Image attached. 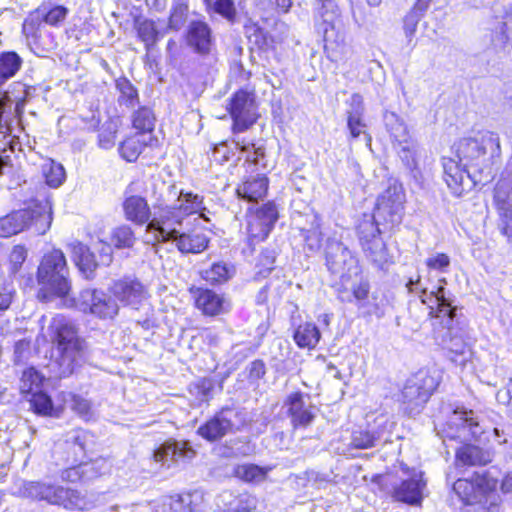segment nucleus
<instances>
[{
	"label": "nucleus",
	"instance_id": "412c9836",
	"mask_svg": "<svg viewBox=\"0 0 512 512\" xmlns=\"http://www.w3.org/2000/svg\"><path fill=\"white\" fill-rule=\"evenodd\" d=\"M357 229L364 251L371 254L380 253L383 243L379 235L388 230L384 229L383 219H376V210L372 215L364 214Z\"/></svg>",
	"mask_w": 512,
	"mask_h": 512
},
{
	"label": "nucleus",
	"instance_id": "e433bc0d",
	"mask_svg": "<svg viewBox=\"0 0 512 512\" xmlns=\"http://www.w3.org/2000/svg\"><path fill=\"white\" fill-rule=\"evenodd\" d=\"M293 338L300 348L313 349L318 344L321 334L314 323L305 322L296 328Z\"/></svg>",
	"mask_w": 512,
	"mask_h": 512
},
{
	"label": "nucleus",
	"instance_id": "4c0bfd02",
	"mask_svg": "<svg viewBox=\"0 0 512 512\" xmlns=\"http://www.w3.org/2000/svg\"><path fill=\"white\" fill-rule=\"evenodd\" d=\"M233 266L223 261L213 263L209 269L201 271L202 278L210 284L223 283L230 279L234 274Z\"/></svg>",
	"mask_w": 512,
	"mask_h": 512
},
{
	"label": "nucleus",
	"instance_id": "f8f14e48",
	"mask_svg": "<svg viewBox=\"0 0 512 512\" xmlns=\"http://www.w3.org/2000/svg\"><path fill=\"white\" fill-rule=\"evenodd\" d=\"M497 481L486 475L475 474L471 480L458 479L453 484V491L467 505L479 504L484 508L496 504Z\"/></svg>",
	"mask_w": 512,
	"mask_h": 512
},
{
	"label": "nucleus",
	"instance_id": "39448f33",
	"mask_svg": "<svg viewBox=\"0 0 512 512\" xmlns=\"http://www.w3.org/2000/svg\"><path fill=\"white\" fill-rule=\"evenodd\" d=\"M51 329L59 376L67 377L83 358V341L78 337L75 327L64 319H54Z\"/></svg>",
	"mask_w": 512,
	"mask_h": 512
},
{
	"label": "nucleus",
	"instance_id": "4d7b16f0",
	"mask_svg": "<svg viewBox=\"0 0 512 512\" xmlns=\"http://www.w3.org/2000/svg\"><path fill=\"white\" fill-rule=\"evenodd\" d=\"M379 436L369 431H356L352 435V444L357 449H368L374 447Z\"/></svg>",
	"mask_w": 512,
	"mask_h": 512
},
{
	"label": "nucleus",
	"instance_id": "cd10ccee",
	"mask_svg": "<svg viewBox=\"0 0 512 512\" xmlns=\"http://www.w3.org/2000/svg\"><path fill=\"white\" fill-rule=\"evenodd\" d=\"M342 21L338 5L334 0H319L315 15V28L318 33L341 28Z\"/></svg>",
	"mask_w": 512,
	"mask_h": 512
},
{
	"label": "nucleus",
	"instance_id": "6ab92c4d",
	"mask_svg": "<svg viewBox=\"0 0 512 512\" xmlns=\"http://www.w3.org/2000/svg\"><path fill=\"white\" fill-rule=\"evenodd\" d=\"M110 290L123 306L136 310L148 298L147 288L137 278L130 276L116 280Z\"/></svg>",
	"mask_w": 512,
	"mask_h": 512
},
{
	"label": "nucleus",
	"instance_id": "20e7f679",
	"mask_svg": "<svg viewBox=\"0 0 512 512\" xmlns=\"http://www.w3.org/2000/svg\"><path fill=\"white\" fill-rule=\"evenodd\" d=\"M499 148L498 138L487 132L479 137L464 138L454 145V155L462 166L473 171L475 182H488L492 178L491 157L488 149Z\"/></svg>",
	"mask_w": 512,
	"mask_h": 512
},
{
	"label": "nucleus",
	"instance_id": "5fc2aeb1",
	"mask_svg": "<svg viewBox=\"0 0 512 512\" xmlns=\"http://www.w3.org/2000/svg\"><path fill=\"white\" fill-rule=\"evenodd\" d=\"M111 242L117 248L131 247L134 243L133 232L128 226L116 228L111 236Z\"/></svg>",
	"mask_w": 512,
	"mask_h": 512
},
{
	"label": "nucleus",
	"instance_id": "1a4fd4ad",
	"mask_svg": "<svg viewBox=\"0 0 512 512\" xmlns=\"http://www.w3.org/2000/svg\"><path fill=\"white\" fill-rule=\"evenodd\" d=\"M32 222L45 231L52 222V205L48 198L39 201L34 207L20 209L0 218V236L10 237L22 232Z\"/></svg>",
	"mask_w": 512,
	"mask_h": 512
},
{
	"label": "nucleus",
	"instance_id": "58836bf2",
	"mask_svg": "<svg viewBox=\"0 0 512 512\" xmlns=\"http://www.w3.org/2000/svg\"><path fill=\"white\" fill-rule=\"evenodd\" d=\"M42 175L46 184L51 188H58L65 180L64 167L52 159H46L41 166Z\"/></svg>",
	"mask_w": 512,
	"mask_h": 512
},
{
	"label": "nucleus",
	"instance_id": "13d9d810",
	"mask_svg": "<svg viewBox=\"0 0 512 512\" xmlns=\"http://www.w3.org/2000/svg\"><path fill=\"white\" fill-rule=\"evenodd\" d=\"M75 264L81 273V275L87 279H94L96 276V270L100 267V264L95 261V258H73Z\"/></svg>",
	"mask_w": 512,
	"mask_h": 512
},
{
	"label": "nucleus",
	"instance_id": "c9c22d12",
	"mask_svg": "<svg viewBox=\"0 0 512 512\" xmlns=\"http://www.w3.org/2000/svg\"><path fill=\"white\" fill-rule=\"evenodd\" d=\"M452 423L461 429L462 434L460 436H463L464 438H467L468 436L476 438L482 433L479 423L476 420L475 413L472 410H455Z\"/></svg>",
	"mask_w": 512,
	"mask_h": 512
},
{
	"label": "nucleus",
	"instance_id": "bb28decb",
	"mask_svg": "<svg viewBox=\"0 0 512 512\" xmlns=\"http://www.w3.org/2000/svg\"><path fill=\"white\" fill-rule=\"evenodd\" d=\"M187 43L198 54H209L214 45L212 31L203 21H192L188 26Z\"/></svg>",
	"mask_w": 512,
	"mask_h": 512
},
{
	"label": "nucleus",
	"instance_id": "7ed1b4c3",
	"mask_svg": "<svg viewBox=\"0 0 512 512\" xmlns=\"http://www.w3.org/2000/svg\"><path fill=\"white\" fill-rule=\"evenodd\" d=\"M18 494L31 500L61 506L70 511L89 510L95 503L93 497L87 493L46 481H22Z\"/></svg>",
	"mask_w": 512,
	"mask_h": 512
},
{
	"label": "nucleus",
	"instance_id": "9d476101",
	"mask_svg": "<svg viewBox=\"0 0 512 512\" xmlns=\"http://www.w3.org/2000/svg\"><path fill=\"white\" fill-rule=\"evenodd\" d=\"M438 385V376L428 370H420L411 376L401 392L404 411L411 416L418 414Z\"/></svg>",
	"mask_w": 512,
	"mask_h": 512
},
{
	"label": "nucleus",
	"instance_id": "0eeeda50",
	"mask_svg": "<svg viewBox=\"0 0 512 512\" xmlns=\"http://www.w3.org/2000/svg\"><path fill=\"white\" fill-rule=\"evenodd\" d=\"M67 274L66 258H42L37 272V298L49 302L54 297H65L70 291Z\"/></svg>",
	"mask_w": 512,
	"mask_h": 512
},
{
	"label": "nucleus",
	"instance_id": "f704fd0d",
	"mask_svg": "<svg viewBox=\"0 0 512 512\" xmlns=\"http://www.w3.org/2000/svg\"><path fill=\"white\" fill-rule=\"evenodd\" d=\"M492 458L493 455L490 451L473 445H465L456 452V460L467 466H483L490 463Z\"/></svg>",
	"mask_w": 512,
	"mask_h": 512
},
{
	"label": "nucleus",
	"instance_id": "5701e85b",
	"mask_svg": "<svg viewBox=\"0 0 512 512\" xmlns=\"http://www.w3.org/2000/svg\"><path fill=\"white\" fill-rule=\"evenodd\" d=\"M324 40V51L332 62L347 63L353 56V48L346 42L343 27L325 30L321 33Z\"/></svg>",
	"mask_w": 512,
	"mask_h": 512
},
{
	"label": "nucleus",
	"instance_id": "0e129e2a",
	"mask_svg": "<svg viewBox=\"0 0 512 512\" xmlns=\"http://www.w3.org/2000/svg\"><path fill=\"white\" fill-rule=\"evenodd\" d=\"M501 30L506 38L512 37V8L506 11L503 17Z\"/></svg>",
	"mask_w": 512,
	"mask_h": 512
},
{
	"label": "nucleus",
	"instance_id": "f3484780",
	"mask_svg": "<svg viewBox=\"0 0 512 512\" xmlns=\"http://www.w3.org/2000/svg\"><path fill=\"white\" fill-rule=\"evenodd\" d=\"M442 166L444 180L455 195H461L463 192L471 190L477 184L485 183L475 182L472 177L473 171L462 166L456 157H443Z\"/></svg>",
	"mask_w": 512,
	"mask_h": 512
},
{
	"label": "nucleus",
	"instance_id": "9b49d317",
	"mask_svg": "<svg viewBox=\"0 0 512 512\" xmlns=\"http://www.w3.org/2000/svg\"><path fill=\"white\" fill-rule=\"evenodd\" d=\"M246 424L245 414L236 407H224L197 429V434L209 442L240 431Z\"/></svg>",
	"mask_w": 512,
	"mask_h": 512
},
{
	"label": "nucleus",
	"instance_id": "de8ad7c7",
	"mask_svg": "<svg viewBox=\"0 0 512 512\" xmlns=\"http://www.w3.org/2000/svg\"><path fill=\"white\" fill-rule=\"evenodd\" d=\"M266 470L255 464H242L235 468V475L245 482H260L266 477Z\"/></svg>",
	"mask_w": 512,
	"mask_h": 512
},
{
	"label": "nucleus",
	"instance_id": "3c124183",
	"mask_svg": "<svg viewBox=\"0 0 512 512\" xmlns=\"http://www.w3.org/2000/svg\"><path fill=\"white\" fill-rule=\"evenodd\" d=\"M188 15V5L183 0H175L172 6L169 27L179 30L185 23Z\"/></svg>",
	"mask_w": 512,
	"mask_h": 512
},
{
	"label": "nucleus",
	"instance_id": "37998d69",
	"mask_svg": "<svg viewBox=\"0 0 512 512\" xmlns=\"http://www.w3.org/2000/svg\"><path fill=\"white\" fill-rule=\"evenodd\" d=\"M132 122L133 127L138 130V133H146L152 135V131L155 125V116L149 108H139L133 114Z\"/></svg>",
	"mask_w": 512,
	"mask_h": 512
},
{
	"label": "nucleus",
	"instance_id": "e2e57ef3",
	"mask_svg": "<svg viewBox=\"0 0 512 512\" xmlns=\"http://www.w3.org/2000/svg\"><path fill=\"white\" fill-rule=\"evenodd\" d=\"M266 373V367L262 360H254L248 366V377L252 381L261 379Z\"/></svg>",
	"mask_w": 512,
	"mask_h": 512
},
{
	"label": "nucleus",
	"instance_id": "2eb2a0df",
	"mask_svg": "<svg viewBox=\"0 0 512 512\" xmlns=\"http://www.w3.org/2000/svg\"><path fill=\"white\" fill-rule=\"evenodd\" d=\"M78 305L82 311L100 319H114L119 313V305L112 296L98 289L81 291Z\"/></svg>",
	"mask_w": 512,
	"mask_h": 512
},
{
	"label": "nucleus",
	"instance_id": "aec40b11",
	"mask_svg": "<svg viewBox=\"0 0 512 512\" xmlns=\"http://www.w3.org/2000/svg\"><path fill=\"white\" fill-rule=\"evenodd\" d=\"M68 13L69 10L62 5H57L50 9L45 5H41L25 19L23 32L26 36L34 37L42 22L52 27H58L65 21Z\"/></svg>",
	"mask_w": 512,
	"mask_h": 512
},
{
	"label": "nucleus",
	"instance_id": "69168bd1",
	"mask_svg": "<svg viewBox=\"0 0 512 512\" xmlns=\"http://www.w3.org/2000/svg\"><path fill=\"white\" fill-rule=\"evenodd\" d=\"M68 248V252L74 256H85L89 252L88 247L78 241L69 243Z\"/></svg>",
	"mask_w": 512,
	"mask_h": 512
},
{
	"label": "nucleus",
	"instance_id": "f257e3e1",
	"mask_svg": "<svg viewBox=\"0 0 512 512\" xmlns=\"http://www.w3.org/2000/svg\"><path fill=\"white\" fill-rule=\"evenodd\" d=\"M421 301L430 309L433 321V338L443 348L460 360L452 358L454 362L464 364L469 354V329L464 321L456 314V308L445 296L444 287L440 286L436 291H421Z\"/></svg>",
	"mask_w": 512,
	"mask_h": 512
},
{
	"label": "nucleus",
	"instance_id": "a19ab883",
	"mask_svg": "<svg viewBox=\"0 0 512 512\" xmlns=\"http://www.w3.org/2000/svg\"><path fill=\"white\" fill-rule=\"evenodd\" d=\"M200 494L184 493L171 498L170 508L172 512H199Z\"/></svg>",
	"mask_w": 512,
	"mask_h": 512
},
{
	"label": "nucleus",
	"instance_id": "b1692460",
	"mask_svg": "<svg viewBox=\"0 0 512 512\" xmlns=\"http://www.w3.org/2000/svg\"><path fill=\"white\" fill-rule=\"evenodd\" d=\"M494 202L506 218L504 234L512 243V174L502 175L494 188Z\"/></svg>",
	"mask_w": 512,
	"mask_h": 512
},
{
	"label": "nucleus",
	"instance_id": "49530a36",
	"mask_svg": "<svg viewBox=\"0 0 512 512\" xmlns=\"http://www.w3.org/2000/svg\"><path fill=\"white\" fill-rule=\"evenodd\" d=\"M137 34L140 40L145 44L149 50L158 40L159 33L156 30L155 24L150 20H143L136 22Z\"/></svg>",
	"mask_w": 512,
	"mask_h": 512
},
{
	"label": "nucleus",
	"instance_id": "393cba45",
	"mask_svg": "<svg viewBox=\"0 0 512 512\" xmlns=\"http://www.w3.org/2000/svg\"><path fill=\"white\" fill-rule=\"evenodd\" d=\"M194 455L195 451L189 442L169 440L154 451L153 458L155 462L169 468L172 463L180 459H191Z\"/></svg>",
	"mask_w": 512,
	"mask_h": 512
},
{
	"label": "nucleus",
	"instance_id": "c756f323",
	"mask_svg": "<svg viewBox=\"0 0 512 512\" xmlns=\"http://www.w3.org/2000/svg\"><path fill=\"white\" fill-rule=\"evenodd\" d=\"M86 436V433L82 430H74L67 434L65 441L60 445L65 464L74 465L84 461Z\"/></svg>",
	"mask_w": 512,
	"mask_h": 512
},
{
	"label": "nucleus",
	"instance_id": "6e6d98bb",
	"mask_svg": "<svg viewBox=\"0 0 512 512\" xmlns=\"http://www.w3.org/2000/svg\"><path fill=\"white\" fill-rule=\"evenodd\" d=\"M118 131V123L109 121L105 124L103 130L99 134V145L104 149H110L114 146L116 134Z\"/></svg>",
	"mask_w": 512,
	"mask_h": 512
},
{
	"label": "nucleus",
	"instance_id": "a18cd8bd",
	"mask_svg": "<svg viewBox=\"0 0 512 512\" xmlns=\"http://www.w3.org/2000/svg\"><path fill=\"white\" fill-rule=\"evenodd\" d=\"M21 58L15 52H4L0 55V77L7 80L20 69Z\"/></svg>",
	"mask_w": 512,
	"mask_h": 512
},
{
	"label": "nucleus",
	"instance_id": "6e6552de",
	"mask_svg": "<svg viewBox=\"0 0 512 512\" xmlns=\"http://www.w3.org/2000/svg\"><path fill=\"white\" fill-rule=\"evenodd\" d=\"M326 265L332 273H338L337 266L343 264L348 267L347 273L340 276L341 284L338 288V298L341 302L351 303L353 300L358 302L368 298L370 292V283L361 274V269L356 258H326Z\"/></svg>",
	"mask_w": 512,
	"mask_h": 512
},
{
	"label": "nucleus",
	"instance_id": "4be33fe9",
	"mask_svg": "<svg viewBox=\"0 0 512 512\" xmlns=\"http://www.w3.org/2000/svg\"><path fill=\"white\" fill-rule=\"evenodd\" d=\"M283 407L286 408L294 429L307 428L315 419L313 406L305 403L304 394L300 391L289 394L284 400Z\"/></svg>",
	"mask_w": 512,
	"mask_h": 512
},
{
	"label": "nucleus",
	"instance_id": "7c9ffc66",
	"mask_svg": "<svg viewBox=\"0 0 512 512\" xmlns=\"http://www.w3.org/2000/svg\"><path fill=\"white\" fill-rule=\"evenodd\" d=\"M347 110V128L352 139H357L362 134H366V124L363 120L365 107L363 97L354 93L351 95Z\"/></svg>",
	"mask_w": 512,
	"mask_h": 512
},
{
	"label": "nucleus",
	"instance_id": "ea45409f",
	"mask_svg": "<svg viewBox=\"0 0 512 512\" xmlns=\"http://www.w3.org/2000/svg\"><path fill=\"white\" fill-rule=\"evenodd\" d=\"M46 377L34 367H29L22 372L20 379V391L22 394H33L41 391Z\"/></svg>",
	"mask_w": 512,
	"mask_h": 512
},
{
	"label": "nucleus",
	"instance_id": "423d86ee",
	"mask_svg": "<svg viewBox=\"0 0 512 512\" xmlns=\"http://www.w3.org/2000/svg\"><path fill=\"white\" fill-rule=\"evenodd\" d=\"M384 121L394 139V148L402 164L416 181H420L422 152L418 143L409 135L406 126L394 112H386Z\"/></svg>",
	"mask_w": 512,
	"mask_h": 512
},
{
	"label": "nucleus",
	"instance_id": "680f3d73",
	"mask_svg": "<svg viewBox=\"0 0 512 512\" xmlns=\"http://www.w3.org/2000/svg\"><path fill=\"white\" fill-rule=\"evenodd\" d=\"M71 408L77 412L81 417L90 415V403L88 400L81 396L73 395L71 400Z\"/></svg>",
	"mask_w": 512,
	"mask_h": 512
},
{
	"label": "nucleus",
	"instance_id": "ddd939ff",
	"mask_svg": "<svg viewBox=\"0 0 512 512\" xmlns=\"http://www.w3.org/2000/svg\"><path fill=\"white\" fill-rule=\"evenodd\" d=\"M405 192L402 184L394 181L378 197L376 203V219H383L385 230H392L398 225L403 216Z\"/></svg>",
	"mask_w": 512,
	"mask_h": 512
},
{
	"label": "nucleus",
	"instance_id": "c85d7f7f",
	"mask_svg": "<svg viewBox=\"0 0 512 512\" xmlns=\"http://www.w3.org/2000/svg\"><path fill=\"white\" fill-rule=\"evenodd\" d=\"M190 291L194 295L196 307L204 315L216 316L225 311V299L215 291L195 287H192Z\"/></svg>",
	"mask_w": 512,
	"mask_h": 512
},
{
	"label": "nucleus",
	"instance_id": "bf43d9fd",
	"mask_svg": "<svg viewBox=\"0 0 512 512\" xmlns=\"http://www.w3.org/2000/svg\"><path fill=\"white\" fill-rule=\"evenodd\" d=\"M257 506V500L250 494H241L232 508V512H251Z\"/></svg>",
	"mask_w": 512,
	"mask_h": 512
},
{
	"label": "nucleus",
	"instance_id": "774afa93",
	"mask_svg": "<svg viewBox=\"0 0 512 512\" xmlns=\"http://www.w3.org/2000/svg\"><path fill=\"white\" fill-rule=\"evenodd\" d=\"M427 265L430 268L444 270L449 265V258H429Z\"/></svg>",
	"mask_w": 512,
	"mask_h": 512
},
{
	"label": "nucleus",
	"instance_id": "338daca9",
	"mask_svg": "<svg viewBox=\"0 0 512 512\" xmlns=\"http://www.w3.org/2000/svg\"><path fill=\"white\" fill-rule=\"evenodd\" d=\"M13 298L12 290L6 287L0 292V310H6L9 308Z\"/></svg>",
	"mask_w": 512,
	"mask_h": 512
},
{
	"label": "nucleus",
	"instance_id": "79ce46f5",
	"mask_svg": "<svg viewBox=\"0 0 512 512\" xmlns=\"http://www.w3.org/2000/svg\"><path fill=\"white\" fill-rule=\"evenodd\" d=\"M31 410L40 416H52L54 412V405L51 397L42 392H34L29 399Z\"/></svg>",
	"mask_w": 512,
	"mask_h": 512
},
{
	"label": "nucleus",
	"instance_id": "2f4dec72",
	"mask_svg": "<svg viewBox=\"0 0 512 512\" xmlns=\"http://www.w3.org/2000/svg\"><path fill=\"white\" fill-rule=\"evenodd\" d=\"M268 184V178L264 175L250 176L238 185L236 193L247 201H258L266 195Z\"/></svg>",
	"mask_w": 512,
	"mask_h": 512
},
{
	"label": "nucleus",
	"instance_id": "8fccbe9b",
	"mask_svg": "<svg viewBox=\"0 0 512 512\" xmlns=\"http://www.w3.org/2000/svg\"><path fill=\"white\" fill-rule=\"evenodd\" d=\"M207 9L213 10L230 22L236 17V9L233 0H204Z\"/></svg>",
	"mask_w": 512,
	"mask_h": 512
},
{
	"label": "nucleus",
	"instance_id": "09e8293b",
	"mask_svg": "<svg viewBox=\"0 0 512 512\" xmlns=\"http://www.w3.org/2000/svg\"><path fill=\"white\" fill-rule=\"evenodd\" d=\"M116 88L120 95L118 101L121 105L133 107L138 102V93L131 82L125 78L116 81Z\"/></svg>",
	"mask_w": 512,
	"mask_h": 512
},
{
	"label": "nucleus",
	"instance_id": "052dcab7",
	"mask_svg": "<svg viewBox=\"0 0 512 512\" xmlns=\"http://www.w3.org/2000/svg\"><path fill=\"white\" fill-rule=\"evenodd\" d=\"M248 37L255 42L256 45L262 47L267 44L266 32L256 24L246 26Z\"/></svg>",
	"mask_w": 512,
	"mask_h": 512
},
{
	"label": "nucleus",
	"instance_id": "864d4df0",
	"mask_svg": "<svg viewBox=\"0 0 512 512\" xmlns=\"http://www.w3.org/2000/svg\"><path fill=\"white\" fill-rule=\"evenodd\" d=\"M424 12L425 11L418 9L417 4H415L413 9L404 18V33L409 43L414 38L418 22Z\"/></svg>",
	"mask_w": 512,
	"mask_h": 512
},
{
	"label": "nucleus",
	"instance_id": "dca6fc26",
	"mask_svg": "<svg viewBox=\"0 0 512 512\" xmlns=\"http://www.w3.org/2000/svg\"><path fill=\"white\" fill-rule=\"evenodd\" d=\"M278 219L274 203L268 202L248 215V241L250 244L265 240Z\"/></svg>",
	"mask_w": 512,
	"mask_h": 512
},
{
	"label": "nucleus",
	"instance_id": "603ef678",
	"mask_svg": "<svg viewBox=\"0 0 512 512\" xmlns=\"http://www.w3.org/2000/svg\"><path fill=\"white\" fill-rule=\"evenodd\" d=\"M236 147L246 155V161L251 162L255 165L259 164L260 159L264 157V149L262 147H256L254 143L245 141L244 139L235 141Z\"/></svg>",
	"mask_w": 512,
	"mask_h": 512
},
{
	"label": "nucleus",
	"instance_id": "f03ea898",
	"mask_svg": "<svg viewBox=\"0 0 512 512\" xmlns=\"http://www.w3.org/2000/svg\"><path fill=\"white\" fill-rule=\"evenodd\" d=\"M203 197L192 192H184L175 185L167 187L166 195L159 204V211L147 226L148 232L158 233L165 238L179 232L184 221L193 214H199V218L209 221L206 215Z\"/></svg>",
	"mask_w": 512,
	"mask_h": 512
},
{
	"label": "nucleus",
	"instance_id": "72a5a7b5",
	"mask_svg": "<svg viewBox=\"0 0 512 512\" xmlns=\"http://www.w3.org/2000/svg\"><path fill=\"white\" fill-rule=\"evenodd\" d=\"M127 220L142 225L150 218V208L146 200L140 196H130L123 204Z\"/></svg>",
	"mask_w": 512,
	"mask_h": 512
},
{
	"label": "nucleus",
	"instance_id": "4468645a",
	"mask_svg": "<svg viewBox=\"0 0 512 512\" xmlns=\"http://www.w3.org/2000/svg\"><path fill=\"white\" fill-rule=\"evenodd\" d=\"M425 486L421 471L402 467L398 481L392 484V497L396 501L416 505L422 501Z\"/></svg>",
	"mask_w": 512,
	"mask_h": 512
},
{
	"label": "nucleus",
	"instance_id": "c03bdc74",
	"mask_svg": "<svg viewBox=\"0 0 512 512\" xmlns=\"http://www.w3.org/2000/svg\"><path fill=\"white\" fill-rule=\"evenodd\" d=\"M93 470V464L89 462H78L74 465H69L68 468L61 472V479L68 482H76L90 478L88 475Z\"/></svg>",
	"mask_w": 512,
	"mask_h": 512
},
{
	"label": "nucleus",
	"instance_id": "a878e982",
	"mask_svg": "<svg viewBox=\"0 0 512 512\" xmlns=\"http://www.w3.org/2000/svg\"><path fill=\"white\" fill-rule=\"evenodd\" d=\"M178 229V233H175V235H169L165 238L159 236L158 233H153L154 238L158 242H166L172 240V243L177 246L181 253L199 254L206 249L208 240L205 235L188 234L181 232V228L178 227Z\"/></svg>",
	"mask_w": 512,
	"mask_h": 512
},
{
	"label": "nucleus",
	"instance_id": "473e14b6",
	"mask_svg": "<svg viewBox=\"0 0 512 512\" xmlns=\"http://www.w3.org/2000/svg\"><path fill=\"white\" fill-rule=\"evenodd\" d=\"M153 137L146 133H135L123 141L119 147L121 156L128 162L135 161L144 147L152 145Z\"/></svg>",
	"mask_w": 512,
	"mask_h": 512
},
{
	"label": "nucleus",
	"instance_id": "a211bd4d",
	"mask_svg": "<svg viewBox=\"0 0 512 512\" xmlns=\"http://www.w3.org/2000/svg\"><path fill=\"white\" fill-rule=\"evenodd\" d=\"M229 113L233 119L234 133L245 131L257 119L254 98L245 91L235 93L230 101Z\"/></svg>",
	"mask_w": 512,
	"mask_h": 512
}]
</instances>
